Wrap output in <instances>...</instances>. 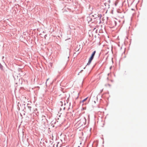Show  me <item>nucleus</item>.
<instances>
[{"label": "nucleus", "mask_w": 147, "mask_h": 147, "mask_svg": "<svg viewBox=\"0 0 147 147\" xmlns=\"http://www.w3.org/2000/svg\"><path fill=\"white\" fill-rule=\"evenodd\" d=\"M86 122V119L85 118H84L80 119L78 121L77 123V126L78 127H80L82 126L83 125H84Z\"/></svg>", "instance_id": "1"}, {"label": "nucleus", "mask_w": 147, "mask_h": 147, "mask_svg": "<svg viewBox=\"0 0 147 147\" xmlns=\"http://www.w3.org/2000/svg\"><path fill=\"white\" fill-rule=\"evenodd\" d=\"M96 51H94L93 53H92V55H91V56L90 58H89L88 61V63H87V65H89L90 63H91V62L92 61L94 57V56L95 55V53H96Z\"/></svg>", "instance_id": "2"}, {"label": "nucleus", "mask_w": 147, "mask_h": 147, "mask_svg": "<svg viewBox=\"0 0 147 147\" xmlns=\"http://www.w3.org/2000/svg\"><path fill=\"white\" fill-rule=\"evenodd\" d=\"M57 123V125L58 126H60L61 125V122L60 120H59V121H57V122L56 121V123Z\"/></svg>", "instance_id": "3"}, {"label": "nucleus", "mask_w": 147, "mask_h": 147, "mask_svg": "<svg viewBox=\"0 0 147 147\" xmlns=\"http://www.w3.org/2000/svg\"><path fill=\"white\" fill-rule=\"evenodd\" d=\"M57 104L60 106H62L63 105L62 102L61 101H60V102H57Z\"/></svg>", "instance_id": "4"}, {"label": "nucleus", "mask_w": 147, "mask_h": 147, "mask_svg": "<svg viewBox=\"0 0 147 147\" xmlns=\"http://www.w3.org/2000/svg\"><path fill=\"white\" fill-rule=\"evenodd\" d=\"M88 98V97H87L86 98L84 99L83 100H82V101H81V102H82V103L84 102V101H86L87 99Z\"/></svg>", "instance_id": "5"}, {"label": "nucleus", "mask_w": 147, "mask_h": 147, "mask_svg": "<svg viewBox=\"0 0 147 147\" xmlns=\"http://www.w3.org/2000/svg\"><path fill=\"white\" fill-rule=\"evenodd\" d=\"M28 109H29L30 110V111H31V107L29 106H28Z\"/></svg>", "instance_id": "6"}, {"label": "nucleus", "mask_w": 147, "mask_h": 147, "mask_svg": "<svg viewBox=\"0 0 147 147\" xmlns=\"http://www.w3.org/2000/svg\"><path fill=\"white\" fill-rule=\"evenodd\" d=\"M0 67L1 68H2L3 66L1 65H0Z\"/></svg>", "instance_id": "7"}, {"label": "nucleus", "mask_w": 147, "mask_h": 147, "mask_svg": "<svg viewBox=\"0 0 147 147\" xmlns=\"http://www.w3.org/2000/svg\"><path fill=\"white\" fill-rule=\"evenodd\" d=\"M48 80H49V79H48L47 80V82H46V84H47V81Z\"/></svg>", "instance_id": "8"}]
</instances>
